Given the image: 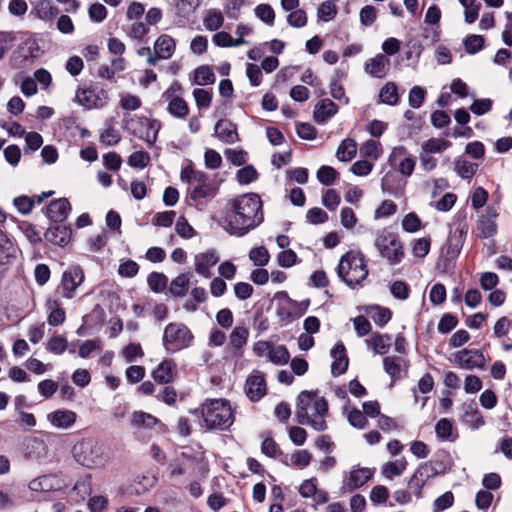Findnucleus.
Returning <instances> with one entry per match:
<instances>
[{
    "label": "nucleus",
    "mask_w": 512,
    "mask_h": 512,
    "mask_svg": "<svg viewBox=\"0 0 512 512\" xmlns=\"http://www.w3.org/2000/svg\"><path fill=\"white\" fill-rule=\"evenodd\" d=\"M374 246L390 265L399 264L404 258V248L398 234L387 228L376 232Z\"/></svg>",
    "instance_id": "obj_6"
},
{
    "label": "nucleus",
    "mask_w": 512,
    "mask_h": 512,
    "mask_svg": "<svg viewBox=\"0 0 512 512\" xmlns=\"http://www.w3.org/2000/svg\"><path fill=\"white\" fill-rule=\"evenodd\" d=\"M435 432L438 438L446 441H454L458 436L453 422L447 418H442L436 423Z\"/></svg>",
    "instance_id": "obj_35"
},
{
    "label": "nucleus",
    "mask_w": 512,
    "mask_h": 512,
    "mask_svg": "<svg viewBox=\"0 0 512 512\" xmlns=\"http://www.w3.org/2000/svg\"><path fill=\"white\" fill-rule=\"evenodd\" d=\"M263 221V203L260 196L247 193L231 199L226 204L222 226L230 235L241 237Z\"/></svg>",
    "instance_id": "obj_1"
},
{
    "label": "nucleus",
    "mask_w": 512,
    "mask_h": 512,
    "mask_svg": "<svg viewBox=\"0 0 512 512\" xmlns=\"http://www.w3.org/2000/svg\"><path fill=\"white\" fill-rule=\"evenodd\" d=\"M449 187V182L446 178H437L425 182V189L430 192L431 197L435 198L438 194Z\"/></svg>",
    "instance_id": "obj_57"
},
{
    "label": "nucleus",
    "mask_w": 512,
    "mask_h": 512,
    "mask_svg": "<svg viewBox=\"0 0 512 512\" xmlns=\"http://www.w3.org/2000/svg\"><path fill=\"white\" fill-rule=\"evenodd\" d=\"M131 422L136 427L151 428L159 423V420L151 414L138 411L132 415Z\"/></svg>",
    "instance_id": "obj_46"
},
{
    "label": "nucleus",
    "mask_w": 512,
    "mask_h": 512,
    "mask_svg": "<svg viewBox=\"0 0 512 512\" xmlns=\"http://www.w3.org/2000/svg\"><path fill=\"white\" fill-rule=\"evenodd\" d=\"M407 462L404 458L396 461H389L383 466V474L387 478L399 476L406 469Z\"/></svg>",
    "instance_id": "obj_51"
},
{
    "label": "nucleus",
    "mask_w": 512,
    "mask_h": 512,
    "mask_svg": "<svg viewBox=\"0 0 512 512\" xmlns=\"http://www.w3.org/2000/svg\"><path fill=\"white\" fill-rule=\"evenodd\" d=\"M47 313V322L50 326L57 327L66 320V312L61 302V297L53 294L49 296L44 304Z\"/></svg>",
    "instance_id": "obj_16"
},
{
    "label": "nucleus",
    "mask_w": 512,
    "mask_h": 512,
    "mask_svg": "<svg viewBox=\"0 0 512 512\" xmlns=\"http://www.w3.org/2000/svg\"><path fill=\"white\" fill-rule=\"evenodd\" d=\"M331 357L333 362L331 365V372L334 376L342 375L348 368V357L346 354V348L342 342L337 343L331 350Z\"/></svg>",
    "instance_id": "obj_26"
},
{
    "label": "nucleus",
    "mask_w": 512,
    "mask_h": 512,
    "mask_svg": "<svg viewBox=\"0 0 512 512\" xmlns=\"http://www.w3.org/2000/svg\"><path fill=\"white\" fill-rule=\"evenodd\" d=\"M219 261V256L215 250H208L203 253L196 254L194 257L195 271L204 278L212 276L211 269Z\"/></svg>",
    "instance_id": "obj_18"
},
{
    "label": "nucleus",
    "mask_w": 512,
    "mask_h": 512,
    "mask_svg": "<svg viewBox=\"0 0 512 512\" xmlns=\"http://www.w3.org/2000/svg\"><path fill=\"white\" fill-rule=\"evenodd\" d=\"M215 135L225 143H234L238 139L236 126L229 120H219L214 128Z\"/></svg>",
    "instance_id": "obj_31"
},
{
    "label": "nucleus",
    "mask_w": 512,
    "mask_h": 512,
    "mask_svg": "<svg viewBox=\"0 0 512 512\" xmlns=\"http://www.w3.org/2000/svg\"><path fill=\"white\" fill-rule=\"evenodd\" d=\"M75 100L86 109L103 108L109 100L108 92L99 87L78 88Z\"/></svg>",
    "instance_id": "obj_10"
},
{
    "label": "nucleus",
    "mask_w": 512,
    "mask_h": 512,
    "mask_svg": "<svg viewBox=\"0 0 512 512\" xmlns=\"http://www.w3.org/2000/svg\"><path fill=\"white\" fill-rule=\"evenodd\" d=\"M391 159L393 161L399 160L398 171L403 176H410L413 173L416 165V159L415 157L408 155L405 147H395L392 151Z\"/></svg>",
    "instance_id": "obj_21"
},
{
    "label": "nucleus",
    "mask_w": 512,
    "mask_h": 512,
    "mask_svg": "<svg viewBox=\"0 0 512 512\" xmlns=\"http://www.w3.org/2000/svg\"><path fill=\"white\" fill-rule=\"evenodd\" d=\"M67 348V340L65 337L55 335L51 337L47 342V350L53 354L60 355Z\"/></svg>",
    "instance_id": "obj_60"
},
{
    "label": "nucleus",
    "mask_w": 512,
    "mask_h": 512,
    "mask_svg": "<svg viewBox=\"0 0 512 512\" xmlns=\"http://www.w3.org/2000/svg\"><path fill=\"white\" fill-rule=\"evenodd\" d=\"M249 338V330L245 326H235L228 338L226 351L233 357L240 358L244 354Z\"/></svg>",
    "instance_id": "obj_12"
},
{
    "label": "nucleus",
    "mask_w": 512,
    "mask_h": 512,
    "mask_svg": "<svg viewBox=\"0 0 512 512\" xmlns=\"http://www.w3.org/2000/svg\"><path fill=\"white\" fill-rule=\"evenodd\" d=\"M176 50V41L173 37L167 34L160 35L154 43V52L158 58L167 60L172 57Z\"/></svg>",
    "instance_id": "obj_29"
},
{
    "label": "nucleus",
    "mask_w": 512,
    "mask_h": 512,
    "mask_svg": "<svg viewBox=\"0 0 512 512\" xmlns=\"http://www.w3.org/2000/svg\"><path fill=\"white\" fill-rule=\"evenodd\" d=\"M121 140V134L118 129L108 124L100 134V142L105 146L117 145Z\"/></svg>",
    "instance_id": "obj_47"
},
{
    "label": "nucleus",
    "mask_w": 512,
    "mask_h": 512,
    "mask_svg": "<svg viewBox=\"0 0 512 512\" xmlns=\"http://www.w3.org/2000/svg\"><path fill=\"white\" fill-rule=\"evenodd\" d=\"M371 477L372 473L368 468H360L351 471L348 483L350 490L360 488L367 483Z\"/></svg>",
    "instance_id": "obj_38"
},
{
    "label": "nucleus",
    "mask_w": 512,
    "mask_h": 512,
    "mask_svg": "<svg viewBox=\"0 0 512 512\" xmlns=\"http://www.w3.org/2000/svg\"><path fill=\"white\" fill-rule=\"evenodd\" d=\"M77 415L71 410L59 409L47 415L52 426L59 429H68L74 425Z\"/></svg>",
    "instance_id": "obj_27"
},
{
    "label": "nucleus",
    "mask_w": 512,
    "mask_h": 512,
    "mask_svg": "<svg viewBox=\"0 0 512 512\" xmlns=\"http://www.w3.org/2000/svg\"><path fill=\"white\" fill-rule=\"evenodd\" d=\"M367 346L374 351L376 354H386L391 346V337L389 335H383L378 332H374L366 339Z\"/></svg>",
    "instance_id": "obj_32"
},
{
    "label": "nucleus",
    "mask_w": 512,
    "mask_h": 512,
    "mask_svg": "<svg viewBox=\"0 0 512 512\" xmlns=\"http://www.w3.org/2000/svg\"><path fill=\"white\" fill-rule=\"evenodd\" d=\"M317 179L323 185H332L338 177V172L331 166L323 165L317 171Z\"/></svg>",
    "instance_id": "obj_50"
},
{
    "label": "nucleus",
    "mask_w": 512,
    "mask_h": 512,
    "mask_svg": "<svg viewBox=\"0 0 512 512\" xmlns=\"http://www.w3.org/2000/svg\"><path fill=\"white\" fill-rule=\"evenodd\" d=\"M451 146V142L442 138H431L422 144V151L429 154L441 153Z\"/></svg>",
    "instance_id": "obj_42"
},
{
    "label": "nucleus",
    "mask_w": 512,
    "mask_h": 512,
    "mask_svg": "<svg viewBox=\"0 0 512 512\" xmlns=\"http://www.w3.org/2000/svg\"><path fill=\"white\" fill-rule=\"evenodd\" d=\"M162 97L167 102V111L171 116L182 120L186 119L189 114L188 103L182 97L175 94L174 86L167 89Z\"/></svg>",
    "instance_id": "obj_15"
},
{
    "label": "nucleus",
    "mask_w": 512,
    "mask_h": 512,
    "mask_svg": "<svg viewBox=\"0 0 512 512\" xmlns=\"http://www.w3.org/2000/svg\"><path fill=\"white\" fill-rule=\"evenodd\" d=\"M249 258L256 266H264L268 263L270 256L268 250L260 246L250 250Z\"/></svg>",
    "instance_id": "obj_55"
},
{
    "label": "nucleus",
    "mask_w": 512,
    "mask_h": 512,
    "mask_svg": "<svg viewBox=\"0 0 512 512\" xmlns=\"http://www.w3.org/2000/svg\"><path fill=\"white\" fill-rule=\"evenodd\" d=\"M175 230L180 237L185 239H190L195 234L194 228L188 223L187 219L184 216H180L177 219L175 224Z\"/></svg>",
    "instance_id": "obj_62"
},
{
    "label": "nucleus",
    "mask_w": 512,
    "mask_h": 512,
    "mask_svg": "<svg viewBox=\"0 0 512 512\" xmlns=\"http://www.w3.org/2000/svg\"><path fill=\"white\" fill-rule=\"evenodd\" d=\"M255 15L269 26L274 24L275 12L269 4H259L255 8Z\"/></svg>",
    "instance_id": "obj_53"
},
{
    "label": "nucleus",
    "mask_w": 512,
    "mask_h": 512,
    "mask_svg": "<svg viewBox=\"0 0 512 512\" xmlns=\"http://www.w3.org/2000/svg\"><path fill=\"white\" fill-rule=\"evenodd\" d=\"M258 173L256 169L251 166H245L238 170L236 174V178L240 184H250L251 182L255 181L257 179Z\"/></svg>",
    "instance_id": "obj_61"
},
{
    "label": "nucleus",
    "mask_w": 512,
    "mask_h": 512,
    "mask_svg": "<svg viewBox=\"0 0 512 512\" xmlns=\"http://www.w3.org/2000/svg\"><path fill=\"white\" fill-rule=\"evenodd\" d=\"M190 273H182L172 279L169 285V292L174 297H184L189 289L190 285Z\"/></svg>",
    "instance_id": "obj_34"
},
{
    "label": "nucleus",
    "mask_w": 512,
    "mask_h": 512,
    "mask_svg": "<svg viewBox=\"0 0 512 512\" xmlns=\"http://www.w3.org/2000/svg\"><path fill=\"white\" fill-rule=\"evenodd\" d=\"M337 274L349 287L361 285L368 276L365 256L360 251H348L340 259Z\"/></svg>",
    "instance_id": "obj_4"
},
{
    "label": "nucleus",
    "mask_w": 512,
    "mask_h": 512,
    "mask_svg": "<svg viewBox=\"0 0 512 512\" xmlns=\"http://www.w3.org/2000/svg\"><path fill=\"white\" fill-rule=\"evenodd\" d=\"M72 236V230L65 225H52L45 232V238L48 242L65 247L69 244Z\"/></svg>",
    "instance_id": "obj_23"
},
{
    "label": "nucleus",
    "mask_w": 512,
    "mask_h": 512,
    "mask_svg": "<svg viewBox=\"0 0 512 512\" xmlns=\"http://www.w3.org/2000/svg\"><path fill=\"white\" fill-rule=\"evenodd\" d=\"M453 458L448 450H438L429 465L432 470V475L445 474L451 470L453 466Z\"/></svg>",
    "instance_id": "obj_28"
},
{
    "label": "nucleus",
    "mask_w": 512,
    "mask_h": 512,
    "mask_svg": "<svg viewBox=\"0 0 512 512\" xmlns=\"http://www.w3.org/2000/svg\"><path fill=\"white\" fill-rule=\"evenodd\" d=\"M36 15L42 20H51L58 14V8L53 6L50 1L42 0L35 7Z\"/></svg>",
    "instance_id": "obj_43"
},
{
    "label": "nucleus",
    "mask_w": 512,
    "mask_h": 512,
    "mask_svg": "<svg viewBox=\"0 0 512 512\" xmlns=\"http://www.w3.org/2000/svg\"><path fill=\"white\" fill-rule=\"evenodd\" d=\"M337 14V7L332 1L323 2L317 11V16L324 22L331 21Z\"/></svg>",
    "instance_id": "obj_54"
},
{
    "label": "nucleus",
    "mask_w": 512,
    "mask_h": 512,
    "mask_svg": "<svg viewBox=\"0 0 512 512\" xmlns=\"http://www.w3.org/2000/svg\"><path fill=\"white\" fill-rule=\"evenodd\" d=\"M383 368L393 381H397L406 375L408 365L400 356H387L383 359Z\"/></svg>",
    "instance_id": "obj_20"
},
{
    "label": "nucleus",
    "mask_w": 512,
    "mask_h": 512,
    "mask_svg": "<svg viewBox=\"0 0 512 512\" xmlns=\"http://www.w3.org/2000/svg\"><path fill=\"white\" fill-rule=\"evenodd\" d=\"M478 165L466 159L459 158L455 162V171L463 179H471L476 171Z\"/></svg>",
    "instance_id": "obj_41"
},
{
    "label": "nucleus",
    "mask_w": 512,
    "mask_h": 512,
    "mask_svg": "<svg viewBox=\"0 0 512 512\" xmlns=\"http://www.w3.org/2000/svg\"><path fill=\"white\" fill-rule=\"evenodd\" d=\"M390 61L384 54H377L365 62V72L375 78H384L389 71Z\"/></svg>",
    "instance_id": "obj_24"
},
{
    "label": "nucleus",
    "mask_w": 512,
    "mask_h": 512,
    "mask_svg": "<svg viewBox=\"0 0 512 512\" xmlns=\"http://www.w3.org/2000/svg\"><path fill=\"white\" fill-rule=\"evenodd\" d=\"M177 375V364L173 359H164L151 373L158 384L171 383Z\"/></svg>",
    "instance_id": "obj_19"
},
{
    "label": "nucleus",
    "mask_w": 512,
    "mask_h": 512,
    "mask_svg": "<svg viewBox=\"0 0 512 512\" xmlns=\"http://www.w3.org/2000/svg\"><path fill=\"white\" fill-rule=\"evenodd\" d=\"M497 216L493 213L492 216H482L477 222L476 232L477 236L482 239L493 237L497 233V225L494 218Z\"/></svg>",
    "instance_id": "obj_33"
},
{
    "label": "nucleus",
    "mask_w": 512,
    "mask_h": 512,
    "mask_svg": "<svg viewBox=\"0 0 512 512\" xmlns=\"http://www.w3.org/2000/svg\"><path fill=\"white\" fill-rule=\"evenodd\" d=\"M74 459L88 469H95L104 466L109 455L103 450H71Z\"/></svg>",
    "instance_id": "obj_13"
},
{
    "label": "nucleus",
    "mask_w": 512,
    "mask_h": 512,
    "mask_svg": "<svg viewBox=\"0 0 512 512\" xmlns=\"http://www.w3.org/2000/svg\"><path fill=\"white\" fill-rule=\"evenodd\" d=\"M194 81L200 86L212 84L215 81V75L208 66H200L194 72Z\"/></svg>",
    "instance_id": "obj_48"
},
{
    "label": "nucleus",
    "mask_w": 512,
    "mask_h": 512,
    "mask_svg": "<svg viewBox=\"0 0 512 512\" xmlns=\"http://www.w3.org/2000/svg\"><path fill=\"white\" fill-rule=\"evenodd\" d=\"M467 232L468 226L466 224H459L453 231H451L447 243V254L450 257H456L460 254Z\"/></svg>",
    "instance_id": "obj_22"
},
{
    "label": "nucleus",
    "mask_w": 512,
    "mask_h": 512,
    "mask_svg": "<svg viewBox=\"0 0 512 512\" xmlns=\"http://www.w3.org/2000/svg\"><path fill=\"white\" fill-rule=\"evenodd\" d=\"M368 314L371 319L380 327H383L392 316L390 309L383 308L378 305L370 306Z\"/></svg>",
    "instance_id": "obj_40"
},
{
    "label": "nucleus",
    "mask_w": 512,
    "mask_h": 512,
    "mask_svg": "<svg viewBox=\"0 0 512 512\" xmlns=\"http://www.w3.org/2000/svg\"><path fill=\"white\" fill-rule=\"evenodd\" d=\"M180 456L182 461H184V468L186 470L192 468V473L194 475L200 479L207 478L210 468L208 460L204 455V451L195 454H188L183 451L180 453Z\"/></svg>",
    "instance_id": "obj_14"
},
{
    "label": "nucleus",
    "mask_w": 512,
    "mask_h": 512,
    "mask_svg": "<svg viewBox=\"0 0 512 512\" xmlns=\"http://www.w3.org/2000/svg\"><path fill=\"white\" fill-rule=\"evenodd\" d=\"M454 503V494L447 491L441 496L437 497L433 503V512H442L450 508Z\"/></svg>",
    "instance_id": "obj_59"
},
{
    "label": "nucleus",
    "mask_w": 512,
    "mask_h": 512,
    "mask_svg": "<svg viewBox=\"0 0 512 512\" xmlns=\"http://www.w3.org/2000/svg\"><path fill=\"white\" fill-rule=\"evenodd\" d=\"M128 125L132 126L133 134L144 140L149 147H152L157 140L158 132L161 124L156 119H149L147 117H138L137 119H130Z\"/></svg>",
    "instance_id": "obj_9"
},
{
    "label": "nucleus",
    "mask_w": 512,
    "mask_h": 512,
    "mask_svg": "<svg viewBox=\"0 0 512 512\" xmlns=\"http://www.w3.org/2000/svg\"><path fill=\"white\" fill-rule=\"evenodd\" d=\"M484 37L477 34H470L464 39L465 51L468 54H475L483 49Z\"/></svg>",
    "instance_id": "obj_49"
},
{
    "label": "nucleus",
    "mask_w": 512,
    "mask_h": 512,
    "mask_svg": "<svg viewBox=\"0 0 512 512\" xmlns=\"http://www.w3.org/2000/svg\"><path fill=\"white\" fill-rule=\"evenodd\" d=\"M150 155L145 151L133 152L128 158V164L133 168H145L150 163Z\"/></svg>",
    "instance_id": "obj_56"
},
{
    "label": "nucleus",
    "mask_w": 512,
    "mask_h": 512,
    "mask_svg": "<svg viewBox=\"0 0 512 512\" xmlns=\"http://www.w3.org/2000/svg\"><path fill=\"white\" fill-rule=\"evenodd\" d=\"M204 26L209 31H216L223 26L224 17L217 9H210L203 19Z\"/></svg>",
    "instance_id": "obj_39"
},
{
    "label": "nucleus",
    "mask_w": 512,
    "mask_h": 512,
    "mask_svg": "<svg viewBox=\"0 0 512 512\" xmlns=\"http://www.w3.org/2000/svg\"><path fill=\"white\" fill-rule=\"evenodd\" d=\"M457 366L467 370L480 369L486 367V359L481 350L462 349L453 354L452 360Z\"/></svg>",
    "instance_id": "obj_11"
},
{
    "label": "nucleus",
    "mask_w": 512,
    "mask_h": 512,
    "mask_svg": "<svg viewBox=\"0 0 512 512\" xmlns=\"http://www.w3.org/2000/svg\"><path fill=\"white\" fill-rule=\"evenodd\" d=\"M402 228L406 232L414 233L421 228V220L414 212L408 213L402 220Z\"/></svg>",
    "instance_id": "obj_63"
},
{
    "label": "nucleus",
    "mask_w": 512,
    "mask_h": 512,
    "mask_svg": "<svg viewBox=\"0 0 512 512\" xmlns=\"http://www.w3.org/2000/svg\"><path fill=\"white\" fill-rule=\"evenodd\" d=\"M380 102L394 106L399 101L398 88L394 82H387L380 90Z\"/></svg>",
    "instance_id": "obj_37"
},
{
    "label": "nucleus",
    "mask_w": 512,
    "mask_h": 512,
    "mask_svg": "<svg viewBox=\"0 0 512 512\" xmlns=\"http://www.w3.org/2000/svg\"><path fill=\"white\" fill-rule=\"evenodd\" d=\"M328 402L314 391H302L297 397L296 416L299 423L316 431L327 429Z\"/></svg>",
    "instance_id": "obj_2"
},
{
    "label": "nucleus",
    "mask_w": 512,
    "mask_h": 512,
    "mask_svg": "<svg viewBox=\"0 0 512 512\" xmlns=\"http://www.w3.org/2000/svg\"><path fill=\"white\" fill-rule=\"evenodd\" d=\"M194 336L191 330L183 323H169L163 333V347L168 352H178L192 345Z\"/></svg>",
    "instance_id": "obj_7"
},
{
    "label": "nucleus",
    "mask_w": 512,
    "mask_h": 512,
    "mask_svg": "<svg viewBox=\"0 0 512 512\" xmlns=\"http://www.w3.org/2000/svg\"><path fill=\"white\" fill-rule=\"evenodd\" d=\"M167 281V277L159 272H152L147 278L150 289L156 293L162 292L166 288Z\"/></svg>",
    "instance_id": "obj_52"
},
{
    "label": "nucleus",
    "mask_w": 512,
    "mask_h": 512,
    "mask_svg": "<svg viewBox=\"0 0 512 512\" xmlns=\"http://www.w3.org/2000/svg\"><path fill=\"white\" fill-rule=\"evenodd\" d=\"M290 354L284 345H271L268 359L276 365H284L289 361Z\"/></svg>",
    "instance_id": "obj_44"
},
{
    "label": "nucleus",
    "mask_w": 512,
    "mask_h": 512,
    "mask_svg": "<svg viewBox=\"0 0 512 512\" xmlns=\"http://www.w3.org/2000/svg\"><path fill=\"white\" fill-rule=\"evenodd\" d=\"M338 111L337 105L330 99L320 100L314 108V119L317 123L323 124L333 117Z\"/></svg>",
    "instance_id": "obj_30"
},
{
    "label": "nucleus",
    "mask_w": 512,
    "mask_h": 512,
    "mask_svg": "<svg viewBox=\"0 0 512 512\" xmlns=\"http://www.w3.org/2000/svg\"><path fill=\"white\" fill-rule=\"evenodd\" d=\"M430 238L423 237L415 240L412 245V253L417 258H424L430 251Z\"/></svg>",
    "instance_id": "obj_58"
},
{
    "label": "nucleus",
    "mask_w": 512,
    "mask_h": 512,
    "mask_svg": "<svg viewBox=\"0 0 512 512\" xmlns=\"http://www.w3.org/2000/svg\"><path fill=\"white\" fill-rule=\"evenodd\" d=\"M245 393L251 401H259L266 394V381L264 375L254 371L248 376L245 384Z\"/></svg>",
    "instance_id": "obj_17"
},
{
    "label": "nucleus",
    "mask_w": 512,
    "mask_h": 512,
    "mask_svg": "<svg viewBox=\"0 0 512 512\" xmlns=\"http://www.w3.org/2000/svg\"><path fill=\"white\" fill-rule=\"evenodd\" d=\"M85 280V273L81 266H69L61 276L59 285L54 294L57 296L71 300L76 297L78 288Z\"/></svg>",
    "instance_id": "obj_8"
},
{
    "label": "nucleus",
    "mask_w": 512,
    "mask_h": 512,
    "mask_svg": "<svg viewBox=\"0 0 512 512\" xmlns=\"http://www.w3.org/2000/svg\"><path fill=\"white\" fill-rule=\"evenodd\" d=\"M357 153V143L354 139L343 140L336 151V157L342 162L351 161Z\"/></svg>",
    "instance_id": "obj_36"
},
{
    "label": "nucleus",
    "mask_w": 512,
    "mask_h": 512,
    "mask_svg": "<svg viewBox=\"0 0 512 512\" xmlns=\"http://www.w3.org/2000/svg\"><path fill=\"white\" fill-rule=\"evenodd\" d=\"M180 179L188 185L187 196L197 204L213 199L218 193V187L208 175L190 165L182 169Z\"/></svg>",
    "instance_id": "obj_3"
},
{
    "label": "nucleus",
    "mask_w": 512,
    "mask_h": 512,
    "mask_svg": "<svg viewBox=\"0 0 512 512\" xmlns=\"http://www.w3.org/2000/svg\"><path fill=\"white\" fill-rule=\"evenodd\" d=\"M70 210L71 205L68 199L60 198L50 202V204L47 206L46 214L51 221L60 223L67 218Z\"/></svg>",
    "instance_id": "obj_25"
},
{
    "label": "nucleus",
    "mask_w": 512,
    "mask_h": 512,
    "mask_svg": "<svg viewBox=\"0 0 512 512\" xmlns=\"http://www.w3.org/2000/svg\"><path fill=\"white\" fill-rule=\"evenodd\" d=\"M201 414L205 426L209 429L224 430L234 422L232 408L224 399L207 400L201 406Z\"/></svg>",
    "instance_id": "obj_5"
},
{
    "label": "nucleus",
    "mask_w": 512,
    "mask_h": 512,
    "mask_svg": "<svg viewBox=\"0 0 512 512\" xmlns=\"http://www.w3.org/2000/svg\"><path fill=\"white\" fill-rule=\"evenodd\" d=\"M463 423L475 430L482 427L485 424V421L478 409L469 407L463 415Z\"/></svg>",
    "instance_id": "obj_45"
},
{
    "label": "nucleus",
    "mask_w": 512,
    "mask_h": 512,
    "mask_svg": "<svg viewBox=\"0 0 512 512\" xmlns=\"http://www.w3.org/2000/svg\"><path fill=\"white\" fill-rule=\"evenodd\" d=\"M139 272V265L134 260H126L120 263L118 274L125 278L135 277Z\"/></svg>",
    "instance_id": "obj_64"
}]
</instances>
